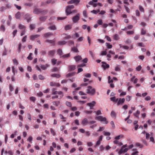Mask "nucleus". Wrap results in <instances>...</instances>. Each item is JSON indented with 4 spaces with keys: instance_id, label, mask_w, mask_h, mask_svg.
I'll use <instances>...</instances> for the list:
<instances>
[{
    "instance_id": "obj_1",
    "label": "nucleus",
    "mask_w": 155,
    "mask_h": 155,
    "mask_svg": "<svg viewBox=\"0 0 155 155\" xmlns=\"http://www.w3.org/2000/svg\"><path fill=\"white\" fill-rule=\"evenodd\" d=\"M48 11L47 10H43L41 8H35L33 10V12L34 14H41L42 15H46L48 12Z\"/></svg>"
},
{
    "instance_id": "obj_2",
    "label": "nucleus",
    "mask_w": 155,
    "mask_h": 155,
    "mask_svg": "<svg viewBox=\"0 0 155 155\" xmlns=\"http://www.w3.org/2000/svg\"><path fill=\"white\" fill-rule=\"evenodd\" d=\"M97 120L104 124H106L108 123V121L107 120L106 117H103L102 116H97Z\"/></svg>"
},
{
    "instance_id": "obj_3",
    "label": "nucleus",
    "mask_w": 155,
    "mask_h": 155,
    "mask_svg": "<svg viewBox=\"0 0 155 155\" xmlns=\"http://www.w3.org/2000/svg\"><path fill=\"white\" fill-rule=\"evenodd\" d=\"M87 93L88 94L93 95L95 92V90L94 89H92V87L91 86H89L88 87V89L87 90Z\"/></svg>"
},
{
    "instance_id": "obj_4",
    "label": "nucleus",
    "mask_w": 155,
    "mask_h": 155,
    "mask_svg": "<svg viewBox=\"0 0 155 155\" xmlns=\"http://www.w3.org/2000/svg\"><path fill=\"white\" fill-rule=\"evenodd\" d=\"M80 18V15L78 13L73 17L72 20L74 23H76L79 20Z\"/></svg>"
},
{
    "instance_id": "obj_5",
    "label": "nucleus",
    "mask_w": 155,
    "mask_h": 155,
    "mask_svg": "<svg viewBox=\"0 0 155 155\" xmlns=\"http://www.w3.org/2000/svg\"><path fill=\"white\" fill-rule=\"evenodd\" d=\"M96 104V102L95 101H93L91 103H88L87 104V105L90 107V109H93L94 107Z\"/></svg>"
},
{
    "instance_id": "obj_6",
    "label": "nucleus",
    "mask_w": 155,
    "mask_h": 155,
    "mask_svg": "<svg viewBox=\"0 0 155 155\" xmlns=\"http://www.w3.org/2000/svg\"><path fill=\"white\" fill-rule=\"evenodd\" d=\"M102 63L101 67L104 70H105L106 69L108 68H109V65L107 64L105 62H102Z\"/></svg>"
},
{
    "instance_id": "obj_7",
    "label": "nucleus",
    "mask_w": 155,
    "mask_h": 155,
    "mask_svg": "<svg viewBox=\"0 0 155 155\" xmlns=\"http://www.w3.org/2000/svg\"><path fill=\"white\" fill-rule=\"evenodd\" d=\"M80 0H71L68 2V4H72L74 3L76 5H78L80 2Z\"/></svg>"
},
{
    "instance_id": "obj_8",
    "label": "nucleus",
    "mask_w": 155,
    "mask_h": 155,
    "mask_svg": "<svg viewBox=\"0 0 155 155\" xmlns=\"http://www.w3.org/2000/svg\"><path fill=\"white\" fill-rule=\"evenodd\" d=\"M40 36V35H31L30 36V39L31 40L33 41L34 40L35 38L39 37Z\"/></svg>"
},
{
    "instance_id": "obj_9",
    "label": "nucleus",
    "mask_w": 155,
    "mask_h": 155,
    "mask_svg": "<svg viewBox=\"0 0 155 155\" xmlns=\"http://www.w3.org/2000/svg\"><path fill=\"white\" fill-rule=\"evenodd\" d=\"M65 12L67 15H68L71 14L72 13L71 9L70 8L68 7L67 6L66 7L65 10Z\"/></svg>"
},
{
    "instance_id": "obj_10",
    "label": "nucleus",
    "mask_w": 155,
    "mask_h": 155,
    "mask_svg": "<svg viewBox=\"0 0 155 155\" xmlns=\"http://www.w3.org/2000/svg\"><path fill=\"white\" fill-rule=\"evenodd\" d=\"M96 2H97V0H92L89 2V4L93 5V7H96L97 6V4L94 3Z\"/></svg>"
},
{
    "instance_id": "obj_11",
    "label": "nucleus",
    "mask_w": 155,
    "mask_h": 155,
    "mask_svg": "<svg viewBox=\"0 0 155 155\" xmlns=\"http://www.w3.org/2000/svg\"><path fill=\"white\" fill-rule=\"evenodd\" d=\"M25 19L27 20L28 22H29L31 20V17L30 16V15L29 14H27L25 15Z\"/></svg>"
},
{
    "instance_id": "obj_12",
    "label": "nucleus",
    "mask_w": 155,
    "mask_h": 155,
    "mask_svg": "<svg viewBox=\"0 0 155 155\" xmlns=\"http://www.w3.org/2000/svg\"><path fill=\"white\" fill-rule=\"evenodd\" d=\"M88 121L86 118H84L82 120L81 124L83 125H85L89 123Z\"/></svg>"
},
{
    "instance_id": "obj_13",
    "label": "nucleus",
    "mask_w": 155,
    "mask_h": 155,
    "mask_svg": "<svg viewBox=\"0 0 155 155\" xmlns=\"http://www.w3.org/2000/svg\"><path fill=\"white\" fill-rule=\"evenodd\" d=\"M47 16H41L39 17V20L41 21H45L47 18Z\"/></svg>"
},
{
    "instance_id": "obj_14",
    "label": "nucleus",
    "mask_w": 155,
    "mask_h": 155,
    "mask_svg": "<svg viewBox=\"0 0 155 155\" xmlns=\"http://www.w3.org/2000/svg\"><path fill=\"white\" fill-rule=\"evenodd\" d=\"M53 35V33L51 32H48L47 33H45L44 35V37L45 38H48L51 36Z\"/></svg>"
},
{
    "instance_id": "obj_15",
    "label": "nucleus",
    "mask_w": 155,
    "mask_h": 155,
    "mask_svg": "<svg viewBox=\"0 0 155 155\" xmlns=\"http://www.w3.org/2000/svg\"><path fill=\"white\" fill-rule=\"evenodd\" d=\"M125 101V99L124 98H123L122 99L120 98L119 99V100L117 103V105H119L120 104H123L124 103Z\"/></svg>"
},
{
    "instance_id": "obj_16",
    "label": "nucleus",
    "mask_w": 155,
    "mask_h": 155,
    "mask_svg": "<svg viewBox=\"0 0 155 155\" xmlns=\"http://www.w3.org/2000/svg\"><path fill=\"white\" fill-rule=\"evenodd\" d=\"M55 51L54 50L50 51L48 52V54L50 56L53 57L54 56Z\"/></svg>"
},
{
    "instance_id": "obj_17",
    "label": "nucleus",
    "mask_w": 155,
    "mask_h": 155,
    "mask_svg": "<svg viewBox=\"0 0 155 155\" xmlns=\"http://www.w3.org/2000/svg\"><path fill=\"white\" fill-rule=\"evenodd\" d=\"M74 59L77 62L79 61L82 59L81 56L80 55H78L74 57Z\"/></svg>"
},
{
    "instance_id": "obj_18",
    "label": "nucleus",
    "mask_w": 155,
    "mask_h": 155,
    "mask_svg": "<svg viewBox=\"0 0 155 155\" xmlns=\"http://www.w3.org/2000/svg\"><path fill=\"white\" fill-rule=\"evenodd\" d=\"M71 51L75 53H78L79 51L76 47H74L71 49Z\"/></svg>"
},
{
    "instance_id": "obj_19",
    "label": "nucleus",
    "mask_w": 155,
    "mask_h": 155,
    "mask_svg": "<svg viewBox=\"0 0 155 155\" xmlns=\"http://www.w3.org/2000/svg\"><path fill=\"white\" fill-rule=\"evenodd\" d=\"M53 104L56 106H58L60 104V101H53L52 102Z\"/></svg>"
},
{
    "instance_id": "obj_20",
    "label": "nucleus",
    "mask_w": 155,
    "mask_h": 155,
    "mask_svg": "<svg viewBox=\"0 0 155 155\" xmlns=\"http://www.w3.org/2000/svg\"><path fill=\"white\" fill-rule=\"evenodd\" d=\"M57 53L61 57L63 55V53L62 50L61 49H59L57 50Z\"/></svg>"
},
{
    "instance_id": "obj_21",
    "label": "nucleus",
    "mask_w": 155,
    "mask_h": 155,
    "mask_svg": "<svg viewBox=\"0 0 155 155\" xmlns=\"http://www.w3.org/2000/svg\"><path fill=\"white\" fill-rule=\"evenodd\" d=\"M76 66L75 65H70L69 66V69L70 71H73L75 69Z\"/></svg>"
},
{
    "instance_id": "obj_22",
    "label": "nucleus",
    "mask_w": 155,
    "mask_h": 155,
    "mask_svg": "<svg viewBox=\"0 0 155 155\" xmlns=\"http://www.w3.org/2000/svg\"><path fill=\"white\" fill-rule=\"evenodd\" d=\"M48 28L51 30H54L56 29V28L54 25H53L49 26L48 27Z\"/></svg>"
},
{
    "instance_id": "obj_23",
    "label": "nucleus",
    "mask_w": 155,
    "mask_h": 155,
    "mask_svg": "<svg viewBox=\"0 0 155 155\" xmlns=\"http://www.w3.org/2000/svg\"><path fill=\"white\" fill-rule=\"evenodd\" d=\"M70 56V54L69 53L66 54L64 55H62V56L61 57L62 58H68Z\"/></svg>"
},
{
    "instance_id": "obj_24",
    "label": "nucleus",
    "mask_w": 155,
    "mask_h": 155,
    "mask_svg": "<svg viewBox=\"0 0 155 155\" xmlns=\"http://www.w3.org/2000/svg\"><path fill=\"white\" fill-rule=\"evenodd\" d=\"M18 28L20 29H25L26 27L24 25H22L21 24H19L18 25Z\"/></svg>"
},
{
    "instance_id": "obj_25",
    "label": "nucleus",
    "mask_w": 155,
    "mask_h": 155,
    "mask_svg": "<svg viewBox=\"0 0 155 155\" xmlns=\"http://www.w3.org/2000/svg\"><path fill=\"white\" fill-rule=\"evenodd\" d=\"M51 76L52 77H56L58 78H59L61 77V76L59 74H52L51 75Z\"/></svg>"
},
{
    "instance_id": "obj_26",
    "label": "nucleus",
    "mask_w": 155,
    "mask_h": 155,
    "mask_svg": "<svg viewBox=\"0 0 155 155\" xmlns=\"http://www.w3.org/2000/svg\"><path fill=\"white\" fill-rule=\"evenodd\" d=\"M111 116L113 117H116V114L115 112L114 111H112L110 113Z\"/></svg>"
},
{
    "instance_id": "obj_27",
    "label": "nucleus",
    "mask_w": 155,
    "mask_h": 155,
    "mask_svg": "<svg viewBox=\"0 0 155 155\" xmlns=\"http://www.w3.org/2000/svg\"><path fill=\"white\" fill-rule=\"evenodd\" d=\"M49 66V65L48 64H46L45 65H41V68L43 69V70H45L47 68V67H48Z\"/></svg>"
},
{
    "instance_id": "obj_28",
    "label": "nucleus",
    "mask_w": 155,
    "mask_h": 155,
    "mask_svg": "<svg viewBox=\"0 0 155 155\" xmlns=\"http://www.w3.org/2000/svg\"><path fill=\"white\" fill-rule=\"evenodd\" d=\"M147 30L144 28H142L141 34V35H144L146 34Z\"/></svg>"
},
{
    "instance_id": "obj_29",
    "label": "nucleus",
    "mask_w": 155,
    "mask_h": 155,
    "mask_svg": "<svg viewBox=\"0 0 155 155\" xmlns=\"http://www.w3.org/2000/svg\"><path fill=\"white\" fill-rule=\"evenodd\" d=\"M21 15L20 13L19 12H18L15 14V16L16 18L19 19L21 17Z\"/></svg>"
},
{
    "instance_id": "obj_30",
    "label": "nucleus",
    "mask_w": 155,
    "mask_h": 155,
    "mask_svg": "<svg viewBox=\"0 0 155 155\" xmlns=\"http://www.w3.org/2000/svg\"><path fill=\"white\" fill-rule=\"evenodd\" d=\"M71 28V26L70 25H66L65 27V29L66 30L70 29Z\"/></svg>"
},
{
    "instance_id": "obj_31",
    "label": "nucleus",
    "mask_w": 155,
    "mask_h": 155,
    "mask_svg": "<svg viewBox=\"0 0 155 155\" xmlns=\"http://www.w3.org/2000/svg\"><path fill=\"white\" fill-rule=\"evenodd\" d=\"M57 59L53 58L51 59V63L53 65H54L57 63Z\"/></svg>"
},
{
    "instance_id": "obj_32",
    "label": "nucleus",
    "mask_w": 155,
    "mask_h": 155,
    "mask_svg": "<svg viewBox=\"0 0 155 155\" xmlns=\"http://www.w3.org/2000/svg\"><path fill=\"white\" fill-rule=\"evenodd\" d=\"M106 45L107 48L109 49L111 48L112 47V45L108 43H106Z\"/></svg>"
},
{
    "instance_id": "obj_33",
    "label": "nucleus",
    "mask_w": 155,
    "mask_h": 155,
    "mask_svg": "<svg viewBox=\"0 0 155 155\" xmlns=\"http://www.w3.org/2000/svg\"><path fill=\"white\" fill-rule=\"evenodd\" d=\"M66 42L65 41H59L58 42V44L59 45H63L65 44Z\"/></svg>"
},
{
    "instance_id": "obj_34",
    "label": "nucleus",
    "mask_w": 155,
    "mask_h": 155,
    "mask_svg": "<svg viewBox=\"0 0 155 155\" xmlns=\"http://www.w3.org/2000/svg\"><path fill=\"white\" fill-rule=\"evenodd\" d=\"M32 53H31L29 54V55L27 57V58L28 60H31L32 59Z\"/></svg>"
},
{
    "instance_id": "obj_35",
    "label": "nucleus",
    "mask_w": 155,
    "mask_h": 155,
    "mask_svg": "<svg viewBox=\"0 0 155 155\" xmlns=\"http://www.w3.org/2000/svg\"><path fill=\"white\" fill-rule=\"evenodd\" d=\"M123 137L124 136L123 135H121L116 137L115 138V140H119L120 139V138H123Z\"/></svg>"
},
{
    "instance_id": "obj_36",
    "label": "nucleus",
    "mask_w": 155,
    "mask_h": 155,
    "mask_svg": "<svg viewBox=\"0 0 155 155\" xmlns=\"http://www.w3.org/2000/svg\"><path fill=\"white\" fill-rule=\"evenodd\" d=\"M124 148L123 147H122L120 150L118 152V153L120 154L122 153H124Z\"/></svg>"
},
{
    "instance_id": "obj_37",
    "label": "nucleus",
    "mask_w": 155,
    "mask_h": 155,
    "mask_svg": "<svg viewBox=\"0 0 155 155\" xmlns=\"http://www.w3.org/2000/svg\"><path fill=\"white\" fill-rule=\"evenodd\" d=\"M140 114V111L137 110L136 113H134V114L136 117L139 118V117L137 115H139Z\"/></svg>"
},
{
    "instance_id": "obj_38",
    "label": "nucleus",
    "mask_w": 155,
    "mask_h": 155,
    "mask_svg": "<svg viewBox=\"0 0 155 155\" xmlns=\"http://www.w3.org/2000/svg\"><path fill=\"white\" fill-rule=\"evenodd\" d=\"M84 76L85 77L87 78H90L91 76V74L90 73L84 74Z\"/></svg>"
},
{
    "instance_id": "obj_39",
    "label": "nucleus",
    "mask_w": 155,
    "mask_h": 155,
    "mask_svg": "<svg viewBox=\"0 0 155 155\" xmlns=\"http://www.w3.org/2000/svg\"><path fill=\"white\" fill-rule=\"evenodd\" d=\"M0 30L1 31L4 32L5 30V28L4 26L3 25H2L0 27Z\"/></svg>"
},
{
    "instance_id": "obj_40",
    "label": "nucleus",
    "mask_w": 155,
    "mask_h": 155,
    "mask_svg": "<svg viewBox=\"0 0 155 155\" xmlns=\"http://www.w3.org/2000/svg\"><path fill=\"white\" fill-rule=\"evenodd\" d=\"M21 44L20 43L18 45V53H20V52H21Z\"/></svg>"
},
{
    "instance_id": "obj_41",
    "label": "nucleus",
    "mask_w": 155,
    "mask_h": 155,
    "mask_svg": "<svg viewBox=\"0 0 155 155\" xmlns=\"http://www.w3.org/2000/svg\"><path fill=\"white\" fill-rule=\"evenodd\" d=\"M66 105L69 107H71L72 106V104L71 102L68 101H66Z\"/></svg>"
},
{
    "instance_id": "obj_42",
    "label": "nucleus",
    "mask_w": 155,
    "mask_h": 155,
    "mask_svg": "<svg viewBox=\"0 0 155 155\" xmlns=\"http://www.w3.org/2000/svg\"><path fill=\"white\" fill-rule=\"evenodd\" d=\"M105 148L103 145H101L99 147V151H102L104 150Z\"/></svg>"
},
{
    "instance_id": "obj_43",
    "label": "nucleus",
    "mask_w": 155,
    "mask_h": 155,
    "mask_svg": "<svg viewBox=\"0 0 155 155\" xmlns=\"http://www.w3.org/2000/svg\"><path fill=\"white\" fill-rule=\"evenodd\" d=\"M50 131L51 134L55 136L56 134L55 133L54 131L53 130V129L52 128L50 129Z\"/></svg>"
},
{
    "instance_id": "obj_44",
    "label": "nucleus",
    "mask_w": 155,
    "mask_h": 155,
    "mask_svg": "<svg viewBox=\"0 0 155 155\" xmlns=\"http://www.w3.org/2000/svg\"><path fill=\"white\" fill-rule=\"evenodd\" d=\"M35 28V25L34 24H31L30 25V28L31 30L34 29Z\"/></svg>"
},
{
    "instance_id": "obj_45",
    "label": "nucleus",
    "mask_w": 155,
    "mask_h": 155,
    "mask_svg": "<svg viewBox=\"0 0 155 155\" xmlns=\"http://www.w3.org/2000/svg\"><path fill=\"white\" fill-rule=\"evenodd\" d=\"M0 11L2 12H3L6 9V8L4 6H2L0 8Z\"/></svg>"
},
{
    "instance_id": "obj_46",
    "label": "nucleus",
    "mask_w": 155,
    "mask_h": 155,
    "mask_svg": "<svg viewBox=\"0 0 155 155\" xmlns=\"http://www.w3.org/2000/svg\"><path fill=\"white\" fill-rule=\"evenodd\" d=\"M114 38L115 40H118L119 39L118 35L117 34L114 35Z\"/></svg>"
},
{
    "instance_id": "obj_47",
    "label": "nucleus",
    "mask_w": 155,
    "mask_h": 155,
    "mask_svg": "<svg viewBox=\"0 0 155 155\" xmlns=\"http://www.w3.org/2000/svg\"><path fill=\"white\" fill-rule=\"evenodd\" d=\"M30 99L31 101L35 102L36 98L35 97H30Z\"/></svg>"
},
{
    "instance_id": "obj_48",
    "label": "nucleus",
    "mask_w": 155,
    "mask_h": 155,
    "mask_svg": "<svg viewBox=\"0 0 155 155\" xmlns=\"http://www.w3.org/2000/svg\"><path fill=\"white\" fill-rule=\"evenodd\" d=\"M97 24L100 25H102L103 24L102 20L101 19L97 20Z\"/></svg>"
},
{
    "instance_id": "obj_49",
    "label": "nucleus",
    "mask_w": 155,
    "mask_h": 155,
    "mask_svg": "<svg viewBox=\"0 0 155 155\" xmlns=\"http://www.w3.org/2000/svg\"><path fill=\"white\" fill-rule=\"evenodd\" d=\"M93 112L92 110H85L84 111V112L87 114H91Z\"/></svg>"
},
{
    "instance_id": "obj_50",
    "label": "nucleus",
    "mask_w": 155,
    "mask_h": 155,
    "mask_svg": "<svg viewBox=\"0 0 155 155\" xmlns=\"http://www.w3.org/2000/svg\"><path fill=\"white\" fill-rule=\"evenodd\" d=\"M13 62L14 64L16 65H17L18 64V62L17 60L15 59L13 60Z\"/></svg>"
},
{
    "instance_id": "obj_51",
    "label": "nucleus",
    "mask_w": 155,
    "mask_h": 155,
    "mask_svg": "<svg viewBox=\"0 0 155 155\" xmlns=\"http://www.w3.org/2000/svg\"><path fill=\"white\" fill-rule=\"evenodd\" d=\"M56 83L52 81L50 83V85L51 86H56Z\"/></svg>"
},
{
    "instance_id": "obj_52",
    "label": "nucleus",
    "mask_w": 155,
    "mask_h": 155,
    "mask_svg": "<svg viewBox=\"0 0 155 155\" xmlns=\"http://www.w3.org/2000/svg\"><path fill=\"white\" fill-rule=\"evenodd\" d=\"M9 90L11 91H12L14 90V88L13 87L12 85L10 84L9 87Z\"/></svg>"
},
{
    "instance_id": "obj_53",
    "label": "nucleus",
    "mask_w": 155,
    "mask_h": 155,
    "mask_svg": "<svg viewBox=\"0 0 155 155\" xmlns=\"http://www.w3.org/2000/svg\"><path fill=\"white\" fill-rule=\"evenodd\" d=\"M5 7L6 8L9 9L11 8V5L8 3H7Z\"/></svg>"
},
{
    "instance_id": "obj_54",
    "label": "nucleus",
    "mask_w": 155,
    "mask_h": 155,
    "mask_svg": "<svg viewBox=\"0 0 155 155\" xmlns=\"http://www.w3.org/2000/svg\"><path fill=\"white\" fill-rule=\"evenodd\" d=\"M38 78L41 80H43L44 79V77L41 75H39L38 76Z\"/></svg>"
},
{
    "instance_id": "obj_55",
    "label": "nucleus",
    "mask_w": 155,
    "mask_h": 155,
    "mask_svg": "<svg viewBox=\"0 0 155 155\" xmlns=\"http://www.w3.org/2000/svg\"><path fill=\"white\" fill-rule=\"evenodd\" d=\"M141 68L142 67H141V65H140L136 68V70L138 71H139L141 70Z\"/></svg>"
},
{
    "instance_id": "obj_56",
    "label": "nucleus",
    "mask_w": 155,
    "mask_h": 155,
    "mask_svg": "<svg viewBox=\"0 0 155 155\" xmlns=\"http://www.w3.org/2000/svg\"><path fill=\"white\" fill-rule=\"evenodd\" d=\"M111 78L110 76L108 77V82L109 83H110L111 82H113V80H111Z\"/></svg>"
},
{
    "instance_id": "obj_57",
    "label": "nucleus",
    "mask_w": 155,
    "mask_h": 155,
    "mask_svg": "<svg viewBox=\"0 0 155 155\" xmlns=\"http://www.w3.org/2000/svg\"><path fill=\"white\" fill-rule=\"evenodd\" d=\"M27 38V36H25L22 39V41L23 42H25L26 41V39Z\"/></svg>"
},
{
    "instance_id": "obj_58",
    "label": "nucleus",
    "mask_w": 155,
    "mask_h": 155,
    "mask_svg": "<svg viewBox=\"0 0 155 155\" xmlns=\"http://www.w3.org/2000/svg\"><path fill=\"white\" fill-rule=\"evenodd\" d=\"M45 41L46 42H48L50 43H52L54 42V41L53 40H46Z\"/></svg>"
},
{
    "instance_id": "obj_59",
    "label": "nucleus",
    "mask_w": 155,
    "mask_h": 155,
    "mask_svg": "<svg viewBox=\"0 0 155 155\" xmlns=\"http://www.w3.org/2000/svg\"><path fill=\"white\" fill-rule=\"evenodd\" d=\"M71 36L70 35H67L66 36H65L64 38V39H68L70 38Z\"/></svg>"
},
{
    "instance_id": "obj_60",
    "label": "nucleus",
    "mask_w": 155,
    "mask_h": 155,
    "mask_svg": "<svg viewBox=\"0 0 155 155\" xmlns=\"http://www.w3.org/2000/svg\"><path fill=\"white\" fill-rule=\"evenodd\" d=\"M26 31H25V29H24L22 31H21V36H23V35H24Z\"/></svg>"
},
{
    "instance_id": "obj_61",
    "label": "nucleus",
    "mask_w": 155,
    "mask_h": 155,
    "mask_svg": "<svg viewBox=\"0 0 155 155\" xmlns=\"http://www.w3.org/2000/svg\"><path fill=\"white\" fill-rule=\"evenodd\" d=\"M134 33V32L133 31H127V34L128 35H133Z\"/></svg>"
},
{
    "instance_id": "obj_62",
    "label": "nucleus",
    "mask_w": 155,
    "mask_h": 155,
    "mask_svg": "<svg viewBox=\"0 0 155 155\" xmlns=\"http://www.w3.org/2000/svg\"><path fill=\"white\" fill-rule=\"evenodd\" d=\"M139 9L140 10V11H141V12H144V9L141 6H139Z\"/></svg>"
},
{
    "instance_id": "obj_63",
    "label": "nucleus",
    "mask_w": 155,
    "mask_h": 155,
    "mask_svg": "<svg viewBox=\"0 0 155 155\" xmlns=\"http://www.w3.org/2000/svg\"><path fill=\"white\" fill-rule=\"evenodd\" d=\"M150 136V134L149 133H146V138L147 140L149 139Z\"/></svg>"
},
{
    "instance_id": "obj_64",
    "label": "nucleus",
    "mask_w": 155,
    "mask_h": 155,
    "mask_svg": "<svg viewBox=\"0 0 155 155\" xmlns=\"http://www.w3.org/2000/svg\"><path fill=\"white\" fill-rule=\"evenodd\" d=\"M126 100L127 101H129L131 99V97L129 96H127L126 97Z\"/></svg>"
}]
</instances>
